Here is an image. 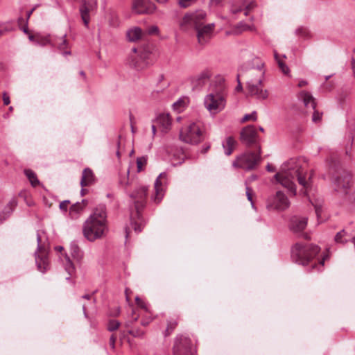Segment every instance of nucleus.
Masks as SVG:
<instances>
[{
	"label": "nucleus",
	"mask_w": 355,
	"mask_h": 355,
	"mask_svg": "<svg viewBox=\"0 0 355 355\" xmlns=\"http://www.w3.org/2000/svg\"><path fill=\"white\" fill-rule=\"evenodd\" d=\"M306 166V160L302 157L291 158L284 162L281 167V171L276 173L274 178L283 187L296 195V187L294 180L297 179L298 183L304 189L309 187V183L306 180L304 168Z\"/></svg>",
	"instance_id": "nucleus-1"
},
{
	"label": "nucleus",
	"mask_w": 355,
	"mask_h": 355,
	"mask_svg": "<svg viewBox=\"0 0 355 355\" xmlns=\"http://www.w3.org/2000/svg\"><path fill=\"white\" fill-rule=\"evenodd\" d=\"M107 231L106 206L99 204L85 221L83 225V235L92 242L103 237Z\"/></svg>",
	"instance_id": "nucleus-2"
},
{
	"label": "nucleus",
	"mask_w": 355,
	"mask_h": 355,
	"mask_svg": "<svg viewBox=\"0 0 355 355\" xmlns=\"http://www.w3.org/2000/svg\"><path fill=\"white\" fill-rule=\"evenodd\" d=\"M147 191V187L141 186L130 194V197L132 199L135 205L137 217V220L133 218H131V226L137 233L141 232L144 225L143 218L141 215V211L146 206Z\"/></svg>",
	"instance_id": "nucleus-3"
},
{
	"label": "nucleus",
	"mask_w": 355,
	"mask_h": 355,
	"mask_svg": "<svg viewBox=\"0 0 355 355\" xmlns=\"http://www.w3.org/2000/svg\"><path fill=\"white\" fill-rule=\"evenodd\" d=\"M320 251L318 245L314 244L303 245L295 243L291 249V258L297 264L307 265Z\"/></svg>",
	"instance_id": "nucleus-4"
},
{
	"label": "nucleus",
	"mask_w": 355,
	"mask_h": 355,
	"mask_svg": "<svg viewBox=\"0 0 355 355\" xmlns=\"http://www.w3.org/2000/svg\"><path fill=\"white\" fill-rule=\"evenodd\" d=\"M241 67H245V72L243 77H245L246 83H263L265 76L264 63L259 60L258 58L254 59L252 62L244 63Z\"/></svg>",
	"instance_id": "nucleus-5"
},
{
	"label": "nucleus",
	"mask_w": 355,
	"mask_h": 355,
	"mask_svg": "<svg viewBox=\"0 0 355 355\" xmlns=\"http://www.w3.org/2000/svg\"><path fill=\"white\" fill-rule=\"evenodd\" d=\"M207 18V12L203 10H196L187 12L180 22V28L182 31H188L191 28H198L202 26Z\"/></svg>",
	"instance_id": "nucleus-6"
},
{
	"label": "nucleus",
	"mask_w": 355,
	"mask_h": 355,
	"mask_svg": "<svg viewBox=\"0 0 355 355\" xmlns=\"http://www.w3.org/2000/svg\"><path fill=\"white\" fill-rule=\"evenodd\" d=\"M37 250L35 252V262L38 270L45 272L49 267L48 258V245L46 240H44L41 234L37 232Z\"/></svg>",
	"instance_id": "nucleus-7"
},
{
	"label": "nucleus",
	"mask_w": 355,
	"mask_h": 355,
	"mask_svg": "<svg viewBox=\"0 0 355 355\" xmlns=\"http://www.w3.org/2000/svg\"><path fill=\"white\" fill-rule=\"evenodd\" d=\"M180 139L191 144H197L200 142L202 139V132L200 125L197 123H191L182 128L180 132Z\"/></svg>",
	"instance_id": "nucleus-8"
},
{
	"label": "nucleus",
	"mask_w": 355,
	"mask_h": 355,
	"mask_svg": "<svg viewBox=\"0 0 355 355\" xmlns=\"http://www.w3.org/2000/svg\"><path fill=\"white\" fill-rule=\"evenodd\" d=\"M260 161V153H255L248 152L237 157L232 163L233 166L241 168L245 170H252Z\"/></svg>",
	"instance_id": "nucleus-9"
},
{
	"label": "nucleus",
	"mask_w": 355,
	"mask_h": 355,
	"mask_svg": "<svg viewBox=\"0 0 355 355\" xmlns=\"http://www.w3.org/2000/svg\"><path fill=\"white\" fill-rule=\"evenodd\" d=\"M351 175L347 171H342L337 174L334 180L333 184L334 191L342 196L349 193L351 187Z\"/></svg>",
	"instance_id": "nucleus-10"
},
{
	"label": "nucleus",
	"mask_w": 355,
	"mask_h": 355,
	"mask_svg": "<svg viewBox=\"0 0 355 355\" xmlns=\"http://www.w3.org/2000/svg\"><path fill=\"white\" fill-rule=\"evenodd\" d=\"M290 202L287 196L281 191L269 196L266 201V208L268 210L283 211L288 208Z\"/></svg>",
	"instance_id": "nucleus-11"
},
{
	"label": "nucleus",
	"mask_w": 355,
	"mask_h": 355,
	"mask_svg": "<svg viewBox=\"0 0 355 355\" xmlns=\"http://www.w3.org/2000/svg\"><path fill=\"white\" fill-rule=\"evenodd\" d=\"M174 355H194L190 338L184 335H178L174 341Z\"/></svg>",
	"instance_id": "nucleus-12"
},
{
	"label": "nucleus",
	"mask_w": 355,
	"mask_h": 355,
	"mask_svg": "<svg viewBox=\"0 0 355 355\" xmlns=\"http://www.w3.org/2000/svg\"><path fill=\"white\" fill-rule=\"evenodd\" d=\"M206 108L213 112H218L225 107V99L220 94H209L205 98Z\"/></svg>",
	"instance_id": "nucleus-13"
},
{
	"label": "nucleus",
	"mask_w": 355,
	"mask_h": 355,
	"mask_svg": "<svg viewBox=\"0 0 355 355\" xmlns=\"http://www.w3.org/2000/svg\"><path fill=\"white\" fill-rule=\"evenodd\" d=\"M215 24L214 23L203 24L202 26L196 28V36L198 42L200 44L204 45L208 43L213 36Z\"/></svg>",
	"instance_id": "nucleus-14"
},
{
	"label": "nucleus",
	"mask_w": 355,
	"mask_h": 355,
	"mask_svg": "<svg viewBox=\"0 0 355 355\" xmlns=\"http://www.w3.org/2000/svg\"><path fill=\"white\" fill-rule=\"evenodd\" d=\"M248 95L258 100H265L268 97L267 89H263V83H246Z\"/></svg>",
	"instance_id": "nucleus-15"
},
{
	"label": "nucleus",
	"mask_w": 355,
	"mask_h": 355,
	"mask_svg": "<svg viewBox=\"0 0 355 355\" xmlns=\"http://www.w3.org/2000/svg\"><path fill=\"white\" fill-rule=\"evenodd\" d=\"M148 58V53L144 52L140 54L130 55L127 64L130 67L133 68L137 71L144 69L147 66L146 59Z\"/></svg>",
	"instance_id": "nucleus-16"
},
{
	"label": "nucleus",
	"mask_w": 355,
	"mask_h": 355,
	"mask_svg": "<svg viewBox=\"0 0 355 355\" xmlns=\"http://www.w3.org/2000/svg\"><path fill=\"white\" fill-rule=\"evenodd\" d=\"M241 141L248 146L256 144L257 142V133L254 126L248 125L242 129L240 134Z\"/></svg>",
	"instance_id": "nucleus-17"
},
{
	"label": "nucleus",
	"mask_w": 355,
	"mask_h": 355,
	"mask_svg": "<svg viewBox=\"0 0 355 355\" xmlns=\"http://www.w3.org/2000/svg\"><path fill=\"white\" fill-rule=\"evenodd\" d=\"M83 4L80 6L79 11L85 27H88L90 21L89 13L96 8V0H82Z\"/></svg>",
	"instance_id": "nucleus-18"
},
{
	"label": "nucleus",
	"mask_w": 355,
	"mask_h": 355,
	"mask_svg": "<svg viewBox=\"0 0 355 355\" xmlns=\"http://www.w3.org/2000/svg\"><path fill=\"white\" fill-rule=\"evenodd\" d=\"M211 72L209 69H205L200 73L191 78V83L193 89H200L209 80Z\"/></svg>",
	"instance_id": "nucleus-19"
},
{
	"label": "nucleus",
	"mask_w": 355,
	"mask_h": 355,
	"mask_svg": "<svg viewBox=\"0 0 355 355\" xmlns=\"http://www.w3.org/2000/svg\"><path fill=\"white\" fill-rule=\"evenodd\" d=\"M306 217L293 216L290 220V230L295 234L301 233L307 225Z\"/></svg>",
	"instance_id": "nucleus-20"
},
{
	"label": "nucleus",
	"mask_w": 355,
	"mask_h": 355,
	"mask_svg": "<svg viewBox=\"0 0 355 355\" xmlns=\"http://www.w3.org/2000/svg\"><path fill=\"white\" fill-rule=\"evenodd\" d=\"M148 0H135L132 3V10L137 14L151 13L155 10L154 5L147 7Z\"/></svg>",
	"instance_id": "nucleus-21"
},
{
	"label": "nucleus",
	"mask_w": 355,
	"mask_h": 355,
	"mask_svg": "<svg viewBox=\"0 0 355 355\" xmlns=\"http://www.w3.org/2000/svg\"><path fill=\"white\" fill-rule=\"evenodd\" d=\"M167 176L166 173H161L155 181V195L153 197V200L156 203L160 202L163 197V190L162 188V180L166 179Z\"/></svg>",
	"instance_id": "nucleus-22"
},
{
	"label": "nucleus",
	"mask_w": 355,
	"mask_h": 355,
	"mask_svg": "<svg viewBox=\"0 0 355 355\" xmlns=\"http://www.w3.org/2000/svg\"><path fill=\"white\" fill-rule=\"evenodd\" d=\"M156 122L162 132H167L171 126V119L168 114L162 113L157 116Z\"/></svg>",
	"instance_id": "nucleus-23"
},
{
	"label": "nucleus",
	"mask_w": 355,
	"mask_h": 355,
	"mask_svg": "<svg viewBox=\"0 0 355 355\" xmlns=\"http://www.w3.org/2000/svg\"><path fill=\"white\" fill-rule=\"evenodd\" d=\"M95 181L93 171L89 168H85L82 173L80 180V186L82 187H87L92 184Z\"/></svg>",
	"instance_id": "nucleus-24"
},
{
	"label": "nucleus",
	"mask_w": 355,
	"mask_h": 355,
	"mask_svg": "<svg viewBox=\"0 0 355 355\" xmlns=\"http://www.w3.org/2000/svg\"><path fill=\"white\" fill-rule=\"evenodd\" d=\"M299 98L302 101L306 107H311L312 110H314L315 108V99L309 92L306 91H302L299 94Z\"/></svg>",
	"instance_id": "nucleus-25"
},
{
	"label": "nucleus",
	"mask_w": 355,
	"mask_h": 355,
	"mask_svg": "<svg viewBox=\"0 0 355 355\" xmlns=\"http://www.w3.org/2000/svg\"><path fill=\"white\" fill-rule=\"evenodd\" d=\"M236 145V141L232 137H227L226 140L223 142V148L225 150V154L227 156L230 155L233 152L234 147Z\"/></svg>",
	"instance_id": "nucleus-26"
},
{
	"label": "nucleus",
	"mask_w": 355,
	"mask_h": 355,
	"mask_svg": "<svg viewBox=\"0 0 355 355\" xmlns=\"http://www.w3.org/2000/svg\"><path fill=\"white\" fill-rule=\"evenodd\" d=\"M70 253L71 257L78 261H80L83 257V252L75 241L70 244Z\"/></svg>",
	"instance_id": "nucleus-27"
},
{
	"label": "nucleus",
	"mask_w": 355,
	"mask_h": 355,
	"mask_svg": "<svg viewBox=\"0 0 355 355\" xmlns=\"http://www.w3.org/2000/svg\"><path fill=\"white\" fill-rule=\"evenodd\" d=\"M126 35L130 41L135 42L142 37L143 32L139 27H135L128 30Z\"/></svg>",
	"instance_id": "nucleus-28"
},
{
	"label": "nucleus",
	"mask_w": 355,
	"mask_h": 355,
	"mask_svg": "<svg viewBox=\"0 0 355 355\" xmlns=\"http://www.w3.org/2000/svg\"><path fill=\"white\" fill-rule=\"evenodd\" d=\"M85 205L83 203L76 202L71 206L69 209V214L71 218H77L80 212L83 211Z\"/></svg>",
	"instance_id": "nucleus-29"
},
{
	"label": "nucleus",
	"mask_w": 355,
	"mask_h": 355,
	"mask_svg": "<svg viewBox=\"0 0 355 355\" xmlns=\"http://www.w3.org/2000/svg\"><path fill=\"white\" fill-rule=\"evenodd\" d=\"M178 322L177 318H170L167 320V327L166 330L164 332V336L165 337L168 336L172 334V332L175 330L176 327L178 326Z\"/></svg>",
	"instance_id": "nucleus-30"
},
{
	"label": "nucleus",
	"mask_w": 355,
	"mask_h": 355,
	"mask_svg": "<svg viewBox=\"0 0 355 355\" xmlns=\"http://www.w3.org/2000/svg\"><path fill=\"white\" fill-rule=\"evenodd\" d=\"M24 174L28 179L33 187H35L40 184V181L38 180L35 173L33 170L25 169Z\"/></svg>",
	"instance_id": "nucleus-31"
},
{
	"label": "nucleus",
	"mask_w": 355,
	"mask_h": 355,
	"mask_svg": "<svg viewBox=\"0 0 355 355\" xmlns=\"http://www.w3.org/2000/svg\"><path fill=\"white\" fill-rule=\"evenodd\" d=\"M347 235V233L345 232V230H342L336 234L334 241H336V243H347L348 242V240L345 239Z\"/></svg>",
	"instance_id": "nucleus-32"
},
{
	"label": "nucleus",
	"mask_w": 355,
	"mask_h": 355,
	"mask_svg": "<svg viewBox=\"0 0 355 355\" xmlns=\"http://www.w3.org/2000/svg\"><path fill=\"white\" fill-rule=\"evenodd\" d=\"M64 267H65L66 271L69 275V277H66V279H69L70 277L72 275V274L75 271V267L68 256H66V263H65Z\"/></svg>",
	"instance_id": "nucleus-33"
},
{
	"label": "nucleus",
	"mask_w": 355,
	"mask_h": 355,
	"mask_svg": "<svg viewBox=\"0 0 355 355\" xmlns=\"http://www.w3.org/2000/svg\"><path fill=\"white\" fill-rule=\"evenodd\" d=\"M53 42L54 44L57 45L58 48L61 51L65 49L68 46V43L66 40V34L63 35L61 37Z\"/></svg>",
	"instance_id": "nucleus-34"
},
{
	"label": "nucleus",
	"mask_w": 355,
	"mask_h": 355,
	"mask_svg": "<svg viewBox=\"0 0 355 355\" xmlns=\"http://www.w3.org/2000/svg\"><path fill=\"white\" fill-rule=\"evenodd\" d=\"M236 29H239L240 32L250 31H255V27L254 26H250L245 23L244 21H240L236 26Z\"/></svg>",
	"instance_id": "nucleus-35"
},
{
	"label": "nucleus",
	"mask_w": 355,
	"mask_h": 355,
	"mask_svg": "<svg viewBox=\"0 0 355 355\" xmlns=\"http://www.w3.org/2000/svg\"><path fill=\"white\" fill-rule=\"evenodd\" d=\"M274 55H275V58L276 61L278 63L279 67L280 68L282 71L284 73H288L289 71L288 67L286 65V64L282 60L279 59L278 54L276 51L274 52Z\"/></svg>",
	"instance_id": "nucleus-36"
},
{
	"label": "nucleus",
	"mask_w": 355,
	"mask_h": 355,
	"mask_svg": "<svg viewBox=\"0 0 355 355\" xmlns=\"http://www.w3.org/2000/svg\"><path fill=\"white\" fill-rule=\"evenodd\" d=\"M244 72H245V67H240L239 69V73L236 76L238 85L236 87V90L238 92L243 90V87H242V85H241V83L240 80V77H243V76L244 75Z\"/></svg>",
	"instance_id": "nucleus-37"
},
{
	"label": "nucleus",
	"mask_w": 355,
	"mask_h": 355,
	"mask_svg": "<svg viewBox=\"0 0 355 355\" xmlns=\"http://www.w3.org/2000/svg\"><path fill=\"white\" fill-rule=\"evenodd\" d=\"M197 0H178V5L182 8H187L193 5Z\"/></svg>",
	"instance_id": "nucleus-38"
},
{
	"label": "nucleus",
	"mask_w": 355,
	"mask_h": 355,
	"mask_svg": "<svg viewBox=\"0 0 355 355\" xmlns=\"http://www.w3.org/2000/svg\"><path fill=\"white\" fill-rule=\"evenodd\" d=\"M120 326V322L115 320H110L107 324V330L114 331L116 330Z\"/></svg>",
	"instance_id": "nucleus-39"
},
{
	"label": "nucleus",
	"mask_w": 355,
	"mask_h": 355,
	"mask_svg": "<svg viewBox=\"0 0 355 355\" xmlns=\"http://www.w3.org/2000/svg\"><path fill=\"white\" fill-rule=\"evenodd\" d=\"M12 30L9 23H0V37L5 33L10 32Z\"/></svg>",
	"instance_id": "nucleus-40"
},
{
	"label": "nucleus",
	"mask_w": 355,
	"mask_h": 355,
	"mask_svg": "<svg viewBox=\"0 0 355 355\" xmlns=\"http://www.w3.org/2000/svg\"><path fill=\"white\" fill-rule=\"evenodd\" d=\"M147 163V159L145 157H137V172H140L143 169V166Z\"/></svg>",
	"instance_id": "nucleus-41"
},
{
	"label": "nucleus",
	"mask_w": 355,
	"mask_h": 355,
	"mask_svg": "<svg viewBox=\"0 0 355 355\" xmlns=\"http://www.w3.org/2000/svg\"><path fill=\"white\" fill-rule=\"evenodd\" d=\"M128 332L129 334L132 335V336L136 337V338H144V334H145L144 331L139 329H131V330H129Z\"/></svg>",
	"instance_id": "nucleus-42"
},
{
	"label": "nucleus",
	"mask_w": 355,
	"mask_h": 355,
	"mask_svg": "<svg viewBox=\"0 0 355 355\" xmlns=\"http://www.w3.org/2000/svg\"><path fill=\"white\" fill-rule=\"evenodd\" d=\"M49 42H50V40L48 37L37 35L35 44L40 45V46H45L47 44H49Z\"/></svg>",
	"instance_id": "nucleus-43"
},
{
	"label": "nucleus",
	"mask_w": 355,
	"mask_h": 355,
	"mask_svg": "<svg viewBox=\"0 0 355 355\" xmlns=\"http://www.w3.org/2000/svg\"><path fill=\"white\" fill-rule=\"evenodd\" d=\"M250 120H252V121H256L257 120V112L255 111L252 112L250 114H245L243 117L241 121L242 122H245V121H250Z\"/></svg>",
	"instance_id": "nucleus-44"
},
{
	"label": "nucleus",
	"mask_w": 355,
	"mask_h": 355,
	"mask_svg": "<svg viewBox=\"0 0 355 355\" xmlns=\"http://www.w3.org/2000/svg\"><path fill=\"white\" fill-rule=\"evenodd\" d=\"M313 110L312 115V121L314 123H318L321 121L322 113L319 112L315 108Z\"/></svg>",
	"instance_id": "nucleus-45"
},
{
	"label": "nucleus",
	"mask_w": 355,
	"mask_h": 355,
	"mask_svg": "<svg viewBox=\"0 0 355 355\" xmlns=\"http://www.w3.org/2000/svg\"><path fill=\"white\" fill-rule=\"evenodd\" d=\"M129 173H130V168L127 169L125 171V175L126 177L123 178H120L119 182L121 185L128 186L129 184Z\"/></svg>",
	"instance_id": "nucleus-46"
},
{
	"label": "nucleus",
	"mask_w": 355,
	"mask_h": 355,
	"mask_svg": "<svg viewBox=\"0 0 355 355\" xmlns=\"http://www.w3.org/2000/svg\"><path fill=\"white\" fill-rule=\"evenodd\" d=\"M147 32L149 35H156L159 33V28L157 26H151L148 28Z\"/></svg>",
	"instance_id": "nucleus-47"
},
{
	"label": "nucleus",
	"mask_w": 355,
	"mask_h": 355,
	"mask_svg": "<svg viewBox=\"0 0 355 355\" xmlns=\"http://www.w3.org/2000/svg\"><path fill=\"white\" fill-rule=\"evenodd\" d=\"M70 201L68 200H64L60 203L59 207L61 211H67V206L69 204Z\"/></svg>",
	"instance_id": "nucleus-48"
},
{
	"label": "nucleus",
	"mask_w": 355,
	"mask_h": 355,
	"mask_svg": "<svg viewBox=\"0 0 355 355\" xmlns=\"http://www.w3.org/2000/svg\"><path fill=\"white\" fill-rule=\"evenodd\" d=\"M225 0H210V3L213 6L220 7L223 6Z\"/></svg>",
	"instance_id": "nucleus-49"
},
{
	"label": "nucleus",
	"mask_w": 355,
	"mask_h": 355,
	"mask_svg": "<svg viewBox=\"0 0 355 355\" xmlns=\"http://www.w3.org/2000/svg\"><path fill=\"white\" fill-rule=\"evenodd\" d=\"M246 196L248 200L251 202L252 205L253 206L252 189L248 186H246Z\"/></svg>",
	"instance_id": "nucleus-50"
},
{
	"label": "nucleus",
	"mask_w": 355,
	"mask_h": 355,
	"mask_svg": "<svg viewBox=\"0 0 355 355\" xmlns=\"http://www.w3.org/2000/svg\"><path fill=\"white\" fill-rule=\"evenodd\" d=\"M135 301L137 302V304L140 306L141 308L142 309H146V304H145V302H143L140 298L139 297L137 296L135 297Z\"/></svg>",
	"instance_id": "nucleus-51"
},
{
	"label": "nucleus",
	"mask_w": 355,
	"mask_h": 355,
	"mask_svg": "<svg viewBox=\"0 0 355 355\" xmlns=\"http://www.w3.org/2000/svg\"><path fill=\"white\" fill-rule=\"evenodd\" d=\"M116 340V337L112 334L110 338V345L112 349H115V343Z\"/></svg>",
	"instance_id": "nucleus-52"
},
{
	"label": "nucleus",
	"mask_w": 355,
	"mask_h": 355,
	"mask_svg": "<svg viewBox=\"0 0 355 355\" xmlns=\"http://www.w3.org/2000/svg\"><path fill=\"white\" fill-rule=\"evenodd\" d=\"M3 101L5 105H8L10 103V97L6 92L3 93Z\"/></svg>",
	"instance_id": "nucleus-53"
},
{
	"label": "nucleus",
	"mask_w": 355,
	"mask_h": 355,
	"mask_svg": "<svg viewBox=\"0 0 355 355\" xmlns=\"http://www.w3.org/2000/svg\"><path fill=\"white\" fill-rule=\"evenodd\" d=\"M352 69H353V71H354V73L355 75V49L353 51V54L352 55Z\"/></svg>",
	"instance_id": "nucleus-54"
},
{
	"label": "nucleus",
	"mask_w": 355,
	"mask_h": 355,
	"mask_svg": "<svg viewBox=\"0 0 355 355\" xmlns=\"http://www.w3.org/2000/svg\"><path fill=\"white\" fill-rule=\"evenodd\" d=\"M184 159H185V156L182 153V157L179 159V161L177 163H173V165L174 166L180 165L184 162Z\"/></svg>",
	"instance_id": "nucleus-55"
},
{
	"label": "nucleus",
	"mask_w": 355,
	"mask_h": 355,
	"mask_svg": "<svg viewBox=\"0 0 355 355\" xmlns=\"http://www.w3.org/2000/svg\"><path fill=\"white\" fill-rule=\"evenodd\" d=\"M256 6V3L254 1H251L250 3H248L246 6H245V10H251L253 8H254Z\"/></svg>",
	"instance_id": "nucleus-56"
},
{
	"label": "nucleus",
	"mask_w": 355,
	"mask_h": 355,
	"mask_svg": "<svg viewBox=\"0 0 355 355\" xmlns=\"http://www.w3.org/2000/svg\"><path fill=\"white\" fill-rule=\"evenodd\" d=\"M315 211L316 216L318 218L320 216L321 211H322L321 207L318 205H315Z\"/></svg>",
	"instance_id": "nucleus-57"
},
{
	"label": "nucleus",
	"mask_w": 355,
	"mask_h": 355,
	"mask_svg": "<svg viewBox=\"0 0 355 355\" xmlns=\"http://www.w3.org/2000/svg\"><path fill=\"white\" fill-rule=\"evenodd\" d=\"M242 10H243V9L241 7L236 8H232L231 9L232 12L234 13V14L239 13V12H240Z\"/></svg>",
	"instance_id": "nucleus-58"
},
{
	"label": "nucleus",
	"mask_w": 355,
	"mask_h": 355,
	"mask_svg": "<svg viewBox=\"0 0 355 355\" xmlns=\"http://www.w3.org/2000/svg\"><path fill=\"white\" fill-rule=\"evenodd\" d=\"M266 169L269 172H273L275 171V168L274 166H272V165H270V164H268L267 166H266Z\"/></svg>",
	"instance_id": "nucleus-59"
},
{
	"label": "nucleus",
	"mask_w": 355,
	"mask_h": 355,
	"mask_svg": "<svg viewBox=\"0 0 355 355\" xmlns=\"http://www.w3.org/2000/svg\"><path fill=\"white\" fill-rule=\"evenodd\" d=\"M16 205H17V203H16L15 200H12L9 202L8 206L10 207V209L11 211L16 206Z\"/></svg>",
	"instance_id": "nucleus-60"
},
{
	"label": "nucleus",
	"mask_w": 355,
	"mask_h": 355,
	"mask_svg": "<svg viewBox=\"0 0 355 355\" xmlns=\"http://www.w3.org/2000/svg\"><path fill=\"white\" fill-rule=\"evenodd\" d=\"M209 148H210V146L209 145H207V146H204L202 148L201 152L202 153H206L209 150Z\"/></svg>",
	"instance_id": "nucleus-61"
},
{
	"label": "nucleus",
	"mask_w": 355,
	"mask_h": 355,
	"mask_svg": "<svg viewBox=\"0 0 355 355\" xmlns=\"http://www.w3.org/2000/svg\"><path fill=\"white\" fill-rule=\"evenodd\" d=\"M307 84V82L306 80H301L298 83V87H302L305 86Z\"/></svg>",
	"instance_id": "nucleus-62"
},
{
	"label": "nucleus",
	"mask_w": 355,
	"mask_h": 355,
	"mask_svg": "<svg viewBox=\"0 0 355 355\" xmlns=\"http://www.w3.org/2000/svg\"><path fill=\"white\" fill-rule=\"evenodd\" d=\"M36 37H37V36H35L33 35H30L28 36L29 40L32 42H34L35 44H36Z\"/></svg>",
	"instance_id": "nucleus-63"
},
{
	"label": "nucleus",
	"mask_w": 355,
	"mask_h": 355,
	"mask_svg": "<svg viewBox=\"0 0 355 355\" xmlns=\"http://www.w3.org/2000/svg\"><path fill=\"white\" fill-rule=\"evenodd\" d=\"M151 128L153 135L154 136L156 134V126L155 125H152Z\"/></svg>",
	"instance_id": "nucleus-64"
}]
</instances>
